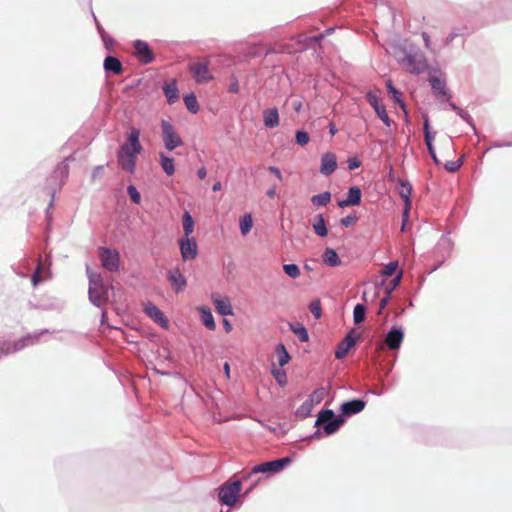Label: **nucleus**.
Wrapping results in <instances>:
<instances>
[{
    "label": "nucleus",
    "instance_id": "f257e3e1",
    "mask_svg": "<svg viewBox=\"0 0 512 512\" xmlns=\"http://www.w3.org/2000/svg\"><path fill=\"white\" fill-rule=\"evenodd\" d=\"M139 138L140 131L136 128H132L126 143H124L117 152L119 166L128 173H134L136 158L143 150Z\"/></svg>",
    "mask_w": 512,
    "mask_h": 512
},
{
    "label": "nucleus",
    "instance_id": "f03ea898",
    "mask_svg": "<svg viewBox=\"0 0 512 512\" xmlns=\"http://www.w3.org/2000/svg\"><path fill=\"white\" fill-rule=\"evenodd\" d=\"M89 277V297L90 300L97 306L103 305L108 299V290L103 283V278L100 274L88 271Z\"/></svg>",
    "mask_w": 512,
    "mask_h": 512
},
{
    "label": "nucleus",
    "instance_id": "7ed1b4c3",
    "mask_svg": "<svg viewBox=\"0 0 512 512\" xmlns=\"http://www.w3.org/2000/svg\"><path fill=\"white\" fill-rule=\"evenodd\" d=\"M161 128L162 140L167 150L173 151L174 149L183 145L181 136L170 122L162 120Z\"/></svg>",
    "mask_w": 512,
    "mask_h": 512
},
{
    "label": "nucleus",
    "instance_id": "20e7f679",
    "mask_svg": "<svg viewBox=\"0 0 512 512\" xmlns=\"http://www.w3.org/2000/svg\"><path fill=\"white\" fill-rule=\"evenodd\" d=\"M344 423L341 417L335 418L332 410H323L316 420L317 426H323L324 432L328 435L336 432Z\"/></svg>",
    "mask_w": 512,
    "mask_h": 512
},
{
    "label": "nucleus",
    "instance_id": "39448f33",
    "mask_svg": "<svg viewBox=\"0 0 512 512\" xmlns=\"http://www.w3.org/2000/svg\"><path fill=\"white\" fill-rule=\"evenodd\" d=\"M209 63V60L204 58L189 64V71L197 83H207L213 79V75L209 71Z\"/></svg>",
    "mask_w": 512,
    "mask_h": 512
},
{
    "label": "nucleus",
    "instance_id": "423d86ee",
    "mask_svg": "<svg viewBox=\"0 0 512 512\" xmlns=\"http://www.w3.org/2000/svg\"><path fill=\"white\" fill-rule=\"evenodd\" d=\"M98 255L103 268L110 272H116L120 266V254L117 250L100 247Z\"/></svg>",
    "mask_w": 512,
    "mask_h": 512
},
{
    "label": "nucleus",
    "instance_id": "0eeeda50",
    "mask_svg": "<svg viewBox=\"0 0 512 512\" xmlns=\"http://www.w3.org/2000/svg\"><path fill=\"white\" fill-rule=\"evenodd\" d=\"M240 490V480H235L232 483H227L221 487L219 492V499L223 504L232 506L236 503Z\"/></svg>",
    "mask_w": 512,
    "mask_h": 512
},
{
    "label": "nucleus",
    "instance_id": "6e6552de",
    "mask_svg": "<svg viewBox=\"0 0 512 512\" xmlns=\"http://www.w3.org/2000/svg\"><path fill=\"white\" fill-rule=\"evenodd\" d=\"M398 193L400 197L404 201V210H403V225L402 230H404L405 222L408 220L409 212L411 210V194H412V185L405 180L399 179L398 180Z\"/></svg>",
    "mask_w": 512,
    "mask_h": 512
},
{
    "label": "nucleus",
    "instance_id": "1a4fd4ad",
    "mask_svg": "<svg viewBox=\"0 0 512 512\" xmlns=\"http://www.w3.org/2000/svg\"><path fill=\"white\" fill-rule=\"evenodd\" d=\"M183 261L193 260L198 255V245L194 237H182L178 240Z\"/></svg>",
    "mask_w": 512,
    "mask_h": 512
},
{
    "label": "nucleus",
    "instance_id": "9d476101",
    "mask_svg": "<svg viewBox=\"0 0 512 512\" xmlns=\"http://www.w3.org/2000/svg\"><path fill=\"white\" fill-rule=\"evenodd\" d=\"M403 64L407 71L414 74L423 73L428 66L425 57L421 54L406 55Z\"/></svg>",
    "mask_w": 512,
    "mask_h": 512
},
{
    "label": "nucleus",
    "instance_id": "9b49d317",
    "mask_svg": "<svg viewBox=\"0 0 512 512\" xmlns=\"http://www.w3.org/2000/svg\"><path fill=\"white\" fill-rule=\"evenodd\" d=\"M291 462L289 457H284L281 459L265 462L259 465H256L252 469V473H276L281 471L287 464Z\"/></svg>",
    "mask_w": 512,
    "mask_h": 512
},
{
    "label": "nucleus",
    "instance_id": "f8f14e48",
    "mask_svg": "<svg viewBox=\"0 0 512 512\" xmlns=\"http://www.w3.org/2000/svg\"><path fill=\"white\" fill-rule=\"evenodd\" d=\"M429 82L431 84L432 92L434 96L443 101H449L451 98V94L448 92L446 88L445 80L437 77L435 75L429 76Z\"/></svg>",
    "mask_w": 512,
    "mask_h": 512
},
{
    "label": "nucleus",
    "instance_id": "ddd939ff",
    "mask_svg": "<svg viewBox=\"0 0 512 512\" xmlns=\"http://www.w3.org/2000/svg\"><path fill=\"white\" fill-rule=\"evenodd\" d=\"M135 55L139 59V61L143 64L151 63L154 60V54L150 49L147 42L142 40H137L134 43Z\"/></svg>",
    "mask_w": 512,
    "mask_h": 512
},
{
    "label": "nucleus",
    "instance_id": "4468645a",
    "mask_svg": "<svg viewBox=\"0 0 512 512\" xmlns=\"http://www.w3.org/2000/svg\"><path fill=\"white\" fill-rule=\"evenodd\" d=\"M366 99L369 102V104L374 108L378 117L384 122L386 126L389 127L391 125V120L386 112L385 106L380 105L377 95H375L372 92H368L366 95Z\"/></svg>",
    "mask_w": 512,
    "mask_h": 512
},
{
    "label": "nucleus",
    "instance_id": "2eb2a0df",
    "mask_svg": "<svg viewBox=\"0 0 512 512\" xmlns=\"http://www.w3.org/2000/svg\"><path fill=\"white\" fill-rule=\"evenodd\" d=\"M145 313L163 328H168L169 321L162 311L155 305L148 303L144 308Z\"/></svg>",
    "mask_w": 512,
    "mask_h": 512
},
{
    "label": "nucleus",
    "instance_id": "dca6fc26",
    "mask_svg": "<svg viewBox=\"0 0 512 512\" xmlns=\"http://www.w3.org/2000/svg\"><path fill=\"white\" fill-rule=\"evenodd\" d=\"M337 168V158L333 153H325L321 157L320 172L323 175H331Z\"/></svg>",
    "mask_w": 512,
    "mask_h": 512
},
{
    "label": "nucleus",
    "instance_id": "f3484780",
    "mask_svg": "<svg viewBox=\"0 0 512 512\" xmlns=\"http://www.w3.org/2000/svg\"><path fill=\"white\" fill-rule=\"evenodd\" d=\"M212 301L216 311L223 316L233 315L232 305L229 298H220L219 295L213 294Z\"/></svg>",
    "mask_w": 512,
    "mask_h": 512
},
{
    "label": "nucleus",
    "instance_id": "a211bd4d",
    "mask_svg": "<svg viewBox=\"0 0 512 512\" xmlns=\"http://www.w3.org/2000/svg\"><path fill=\"white\" fill-rule=\"evenodd\" d=\"M403 339L404 334L402 330L398 328H392L385 338V343L389 349L396 350L401 346Z\"/></svg>",
    "mask_w": 512,
    "mask_h": 512
},
{
    "label": "nucleus",
    "instance_id": "6ab92c4d",
    "mask_svg": "<svg viewBox=\"0 0 512 512\" xmlns=\"http://www.w3.org/2000/svg\"><path fill=\"white\" fill-rule=\"evenodd\" d=\"M366 403L361 399H354L344 402L341 405V412L345 416H351L364 410Z\"/></svg>",
    "mask_w": 512,
    "mask_h": 512
},
{
    "label": "nucleus",
    "instance_id": "aec40b11",
    "mask_svg": "<svg viewBox=\"0 0 512 512\" xmlns=\"http://www.w3.org/2000/svg\"><path fill=\"white\" fill-rule=\"evenodd\" d=\"M356 337L352 332L348 333L345 338L339 343L337 350L335 351V357L337 359H343L348 354L350 348L355 344Z\"/></svg>",
    "mask_w": 512,
    "mask_h": 512
},
{
    "label": "nucleus",
    "instance_id": "412c9836",
    "mask_svg": "<svg viewBox=\"0 0 512 512\" xmlns=\"http://www.w3.org/2000/svg\"><path fill=\"white\" fill-rule=\"evenodd\" d=\"M168 279L176 292L182 291L187 285L184 275L177 268L168 272Z\"/></svg>",
    "mask_w": 512,
    "mask_h": 512
},
{
    "label": "nucleus",
    "instance_id": "4be33fe9",
    "mask_svg": "<svg viewBox=\"0 0 512 512\" xmlns=\"http://www.w3.org/2000/svg\"><path fill=\"white\" fill-rule=\"evenodd\" d=\"M361 196V190L358 187H351L348 191L347 199L340 201L338 205L340 207L358 205L361 202Z\"/></svg>",
    "mask_w": 512,
    "mask_h": 512
},
{
    "label": "nucleus",
    "instance_id": "5701e85b",
    "mask_svg": "<svg viewBox=\"0 0 512 512\" xmlns=\"http://www.w3.org/2000/svg\"><path fill=\"white\" fill-rule=\"evenodd\" d=\"M423 129H424L425 143L427 145L429 154L431 155V157L433 158V160L436 164H440V161L438 160V158L436 156V153H435V150H434V147L432 144L433 136L430 132V125H429V121L427 118L424 121Z\"/></svg>",
    "mask_w": 512,
    "mask_h": 512
},
{
    "label": "nucleus",
    "instance_id": "b1692460",
    "mask_svg": "<svg viewBox=\"0 0 512 512\" xmlns=\"http://www.w3.org/2000/svg\"><path fill=\"white\" fill-rule=\"evenodd\" d=\"M264 125L267 128H275L279 125V113L276 108L267 109L263 112Z\"/></svg>",
    "mask_w": 512,
    "mask_h": 512
},
{
    "label": "nucleus",
    "instance_id": "393cba45",
    "mask_svg": "<svg viewBox=\"0 0 512 512\" xmlns=\"http://www.w3.org/2000/svg\"><path fill=\"white\" fill-rule=\"evenodd\" d=\"M197 310L200 313L201 321H202L203 325L209 330H212V331L215 330L216 324H215V321H214V318H213L210 308L205 307V306H200L197 308Z\"/></svg>",
    "mask_w": 512,
    "mask_h": 512
},
{
    "label": "nucleus",
    "instance_id": "a878e982",
    "mask_svg": "<svg viewBox=\"0 0 512 512\" xmlns=\"http://www.w3.org/2000/svg\"><path fill=\"white\" fill-rule=\"evenodd\" d=\"M104 69L107 72H112L115 75H120L123 72V66L120 60L113 56H107L104 60Z\"/></svg>",
    "mask_w": 512,
    "mask_h": 512
},
{
    "label": "nucleus",
    "instance_id": "bb28decb",
    "mask_svg": "<svg viewBox=\"0 0 512 512\" xmlns=\"http://www.w3.org/2000/svg\"><path fill=\"white\" fill-rule=\"evenodd\" d=\"M323 262L330 267L339 266L341 264L338 254L332 248H327L324 251Z\"/></svg>",
    "mask_w": 512,
    "mask_h": 512
},
{
    "label": "nucleus",
    "instance_id": "cd10ccee",
    "mask_svg": "<svg viewBox=\"0 0 512 512\" xmlns=\"http://www.w3.org/2000/svg\"><path fill=\"white\" fill-rule=\"evenodd\" d=\"M159 157H160V165H161L162 169L164 170V172L168 176L173 175L175 172L174 159L166 156L164 153H160Z\"/></svg>",
    "mask_w": 512,
    "mask_h": 512
},
{
    "label": "nucleus",
    "instance_id": "c85d7f7f",
    "mask_svg": "<svg viewBox=\"0 0 512 512\" xmlns=\"http://www.w3.org/2000/svg\"><path fill=\"white\" fill-rule=\"evenodd\" d=\"M289 327L301 342H307L309 340L307 329L302 324L290 323Z\"/></svg>",
    "mask_w": 512,
    "mask_h": 512
},
{
    "label": "nucleus",
    "instance_id": "c756f323",
    "mask_svg": "<svg viewBox=\"0 0 512 512\" xmlns=\"http://www.w3.org/2000/svg\"><path fill=\"white\" fill-rule=\"evenodd\" d=\"M182 225L184 236L183 237H191L194 232V221L189 212H185L182 217Z\"/></svg>",
    "mask_w": 512,
    "mask_h": 512
},
{
    "label": "nucleus",
    "instance_id": "7c9ffc66",
    "mask_svg": "<svg viewBox=\"0 0 512 512\" xmlns=\"http://www.w3.org/2000/svg\"><path fill=\"white\" fill-rule=\"evenodd\" d=\"M314 232L320 236L325 237L328 234V229L325 224L324 217L322 215H317L315 221L313 223Z\"/></svg>",
    "mask_w": 512,
    "mask_h": 512
},
{
    "label": "nucleus",
    "instance_id": "2f4dec72",
    "mask_svg": "<svg viewBox=\"0 0 512 512\" xmlns=\"http://www.w3.org/2000/svg\"><path fill=\"white\" fill-rule=\"evenodd\" d=\"M163 90L170 104L178 100V89L175 83L166 84Z\"/></svg>",
    "mask_w": 512,
    "mask_h": 512
},
{
    "label": "nucleus",
    "instance_id": "473e14b6",
    "mask_svg": "<svg viewBox=\"0 0 512 512\" xmlns=\"http://www.w3.org/2000/svg\"><path fill=\"white\" fill-rule=\"evenodd\" d=\"M276 355L278 359V363L281 367L286 365L290 360V355L287 352L285 346L283 344H278L276 347Z\"/></svg>",
    "mask_w": 512,
    "mask_h": 512
},
{
    "label": "nucleus",
    "instance_id": "72a5a7b5",
    "mask_svg": "<svg viewBox=\"0 0 512 512\" xmlns=\"http://www.w3.org/2000/svg\"><path fill=\"white\" fill-rule=\"evenodd\" d=\"M184 103L186 108L192 112L197 113L199 111V105L197 98L194 93H190L184 96Z\"/></svg>",
    "mask_w": 512,
    "mask_h": 512
},
{
    "label": "nucleus",
    "instance_id": "f704fd0d",
    "mask_svg": "<svg viewBox=\"0 0 512 512\" xmlns=\"http://www.w3.org/2000/svg\"><path fill=\"white\" fill-rule=\"evenodd\" d=\"M253 226V220L251 214H245L240 219V230L243 235H247Z\"/></svg>",
    "mask_w": 512,
    "mask_h": 512
},
{
    "label": "nucleus",
    "instance_id": "c9c22d12",
    "mask_svg": "<svg viewBox=\"0 0 512 512\" xmlns=\"http://www.w3.org/2000/svg\"><path fill=\"white\" fill-rule=\"evenodd\" d=\"M331 200L330 192H323L318 195H314L311 198V202L316 206H326Z\"/></svg>",
    "mask_w": 512,
    "mask_h": 512
},
{
    "label": "nucleus",
    "instance_id": "e433bc0d",
    "mask_svg": "<svg viewBox=\"0 0 512 512\" xmlns=\"http://www.w3.org/2000/svg\"><path fill=\"white\" fill-rule=\"evenodd\" d=\"M366 308L363 304H357L353 311V318L355 324H360L364 321Z\"/></svg>",
    "mask_w": 512,
    "mask_h": 512
},
{
    "label": "nucleus",
    "instance_id": "4c0bfd02",
    "mask_svg": "<svg viewBox=\"0 0 512 512\" xmlns=\"http://www.w3.org/2000/svg\"><path fill=\"white\" fill-rule=\"evenodd\" d=\"M284 272L291 278L296 279L300 276V269L296 264L283 265Z\"/></svg>",
    "mask_w": 512,
    "mask_h": 512
},
{
    "label": "nucleus",
    "instance_id": "58836bf2",
    "mask_svg": "<svg viewBox=\"0 0 512 512\" xmlns=\"http://www.w3.org/2000/svg\"><path fill=\"white\" fill-rule=\"evenodd\" d=\"M309 311L315 316L316 319H319L322 315L321 301L319 299L311 301L309 304Z\"/></svg>",
    "mask_w": 512,
    "mask_h": 512
},
{
    "label": "nucleus",
    "instance_id": "ea45409f",
    "mask_svg": "<svg viewBox=\"0 0 512 512\" xmlns=\"http://www.w3.org/2000/svg\"><path fill=\"white\" fill-rule=\"evenodd\" d=\"M326 390L324 388L316 389L309 397V400L315 405L319 404L325 397Z\"/></svg>",
    "mask_w": 512,
    "mask_h": 512
},
{
    "label": "nucleus",
    "instance_id": "a19ab883",
    "mask_svg": "<svg viewBox=\"0 0 512 512\" xmlns=\"http://www.w3.org/2000/svg\"><path fill=\"white\" fill-rule=\"evenodd\" d=\"M128 195L131 201L135 204H139L141 201V195L135 186L129 185L127 188Z\"/></svg>",
    "mask_w": 512,
    "mask_h": 512
},
{
    "label": "nucleus",
    "instance_id": "79ce46f5",
    "mask_svg": "<svg viewBox=\"0 0 512 512\" xmlns=\"http://www.w3.org/2000/svg\"><path fill=\"white\" fill-rule=\"evenodd\" d=\"M272 374L276 381L281 385L284 386L287 383V376L284 370L282 369H275L272 371Z\"/></svg>",
    "mask_w": 512,
    "mask_h": 512
},
{
    "label": "nucleus",
    "instance_id": "37998d69",
    "mask_svg": "<svg viewBox=\"0 0 512 512\" xmlns=\"http://www.w3.org/2000/svg\"><path fill=\"white\" fill-rule=\"evenodd\" d=\"M386 86H387V89H388V92L390 94H392L393 98L395 99V101L397 103H399L402 107L404 106L403 102L400 100V93L398 90H396L392 84V81L391 80H388L386 82Z\"/></svg>",
    "mask_w": 512,
    "mask_h": 512
},
{
    "label": "nucleus",
    "instance_id": "c03bdc74",
    "mask_svg": "<svg viewBox=\"0 0 512 512\" xmlns=\"http://www.w3.org/2000/svg\"><path fill=\"white\" fill-rule=\"evenodd\" d=\"M310 140L309 134L305 131L296 132V143L300 146L306 145Z\"/></svg>",
    "mask_w": 512,
    "mask_h": 512
},
{
    "label": "nucleus",
    "instance_id": "a18cd8bd",
    "mask_svg": "<svg viewBox=\"0 0 512 512\" xmlns=\"http://www.w3.org/2000/svg\"><path fill=\"white\" fill-rule=\"evenodd\" d=\"M358 218L356 217V215H348L344 218L341 219V224L345 227H349V226H352L354 225L356 222H357Z\"/></svg>",
    "mask_w": 512,
    "mask_h": 512
},
{
    "label": "nucleus",
    "instance_id": "49530a36",
    "mask_svg": "<svg viewBox=\"0 0 512 512\" xmlns=\"http://www.w3.org/2000/svg\"><path fill=\"white\" fill-rule=\"evenodd\" d=\"M461 166L460 161H447L445 163V169L449 172H456Z\"/></svg>",
    "mask_w": 512,
    "mask_h": 512
},
{
    "label": "nucleus",
    "instance_id": "de8ad7c7",
    "mask_svg": "<svg viewBox=\"0 0 512 512\" xmlns=\"http://www.w3.org/2000/svg\"><path fill=\"white\" fill-rule=\"evenodd\" d=\"M0 350H1L2 354L7 355V354L15 352L17 350V347H16V345H12L10 343H3L1 345Z\"/></svg>",
    "mask_w": 512,
    "mask_h": 512
},
{
    "label": "nucleus",
    "instance_id": "09e8293b",
    "mask_svg": "<svg viewBox=\"0 0 512 512\" xmlns=\"http://www.w3.org/2000/svg\"><path fill=\"white\" fill-rule=\"evenodd\" d=\"M401 280V275L396 276L390 284L386 287V293L390 295L392 291L399 285Z\"/></svg>",
    "mask_w": 512,
    "mask_h": 512
},
{
    "label": "nucleus",
    "instance_id": "8fccbe9b",
    "mask_svg": "<svg viewBox=\"0 0 512 512\" xmlns=\"http://www.w3.org/2000/svg\"><path fill=\"white\" fill-rule=\"evenodd\" d=\"M396 268H397V263L396 262H391L389 263L383 270V274L387 275V276H391L394 274V272L396 271Z\"/></svg>",
    "mask_w": 512,
    "mask_h": 512
},
{
    "label": "nucleus",
    "instance_id": "3c124183",
    "mask_svg": "<svg viewBox=\"0 0 512 512\" xmlns=\"http://www.w3.org/2000/svg\"><path fill=\"white\" fill-rule=\"evenodd\" d=\"M360 161L357 158H350L348 160V168L354 170L360 166Z\"/></svg>",
    "mask_w": 512,
    "mask_h": 512
},
{
    "label": "nucleus",
    "instance_id": "603ef678",
    "mask_svg": "<svg viewBox=\"0 0 512 512\" xmlns=\"http://www.w3.org/2000/svg\"><path fill=\"white\" fill-rule=\"evenodd\" d=\"M313 406L314 404L308 399L301 405L300 410L303 412H310Z\"/></svg>",
    "mask_w": 512,
    "mask_h": 512
},
{
    "label": "nucleus",
    "instance_id": "864d4df0",
    "mask_svg": "<svg viewBox=\"0 0 512 512\" xmlns=\"http://www.w3.org/2000/svg\"><path fill=\"white\" fill-rule=\"evenodd\" d=\"M267 169L269 172L273 173L280 181L282 180L283 177L279 168L275 166H269Z\"/></svg>",
    "mask_w": 512,
    "mask_h": 512
},
{
    "label": "nucleus",
    "instance_id": "5fc2aeb1",
    "mask_svg": "<svg viewBox=\"0 0 512 512\" xmlns=\"http://www.w3.org/2000/svg\"><path fill=\"white\" fill-rule=\"evenodd\" d=\"M31 280L33 286H37L40 282H42L43 279L41 278V275L38 274V272H34Z\"/></svg>",
    "mask_w": 512,
    "mask_h": 512
},
{
    "label": "nucleus",
    "instance_id": "6e6d98bb",
    "mask_svg": "<svg viewBox=\"0 0 512 512\" xmlns=\"http://www.w3.org/2000/svg\"><path fill=\"white\" fill-rule=\"evenodd\" d=\"M239 91V84L236 79L233 80L231 85L229 86V92L231 93H237Z\"/></svg>",
    "mask_w": 512,
    "mask_h": 512
},
{
    "label": "nucleus",
    "instance_id": "4d7b16f0",
    "mask_svg": "<svg viewBox=\"0 0 512 512\" xmlns=\"http://www.w3.org/2000/svg\"><path fill=\"white\" fill-rule=\"evenodd\" d=\"M389 299H390V297H389V295H388V294H387V296H386V297H384V298H382V299H381V301H380V305H379V308H380V309H379V313H381V312H382V310L386 307V305H387V304H388V302H389Z\"/></svg>",
    "mask_w": 512,
    "mask_h": 512
},
{
    "label": "nucleus",
    "instance_id": "13d9d810",
    "mask_svg": "<svg viewBox=\"0 0 512 512\" xmlns=\"http://www.w3.org/2000/svg\"><path fill=\"white\" fill-rule=\"evenodd\" d=\"M443 146L447 149V152L452 150V141L450 138H445L443 140Z\"/></svg>",
    "mask_w": 512,
    "mask_h": 512
},
{
    "label": "nucleus",
    "instance_id": "bf43d9fd",
    "mask_svg": "<svg viewBox=\"0 0 512 512\" xmlns=\"http://www.w3.org/2000/svg\"><path fill=\"white\" fill-rule=\"evenodd\" d=\"M266 195H267L270 199H273V198L276 196V186H272V187H270V188L267 190Z\"/></svg>",
    "mask_w": 512,
    "mask_h": 512
},
{
    "label": "nucleus",
    "instance_id": "052dcab7",
    "mask_svg": "<svg viewBox=\"0 0 512 512\" xmlns=\"http://www.w3.org/2000/svg\"><path fill=\"white\" fill-rule=\"evenodd\" d=\"M222 323H223V326H224L225 331H226L227 333L231 332V330H232V325H231V323H230L227 319H223Z\"/></svg>",
    "mask_w": 512,
    "mask_h": 512
},
{
    "label": "nucleus",
    "instance_id": "680f3d73",
    "mask_svg": "<svg viewBox=\"0 0 512 512\" xmlns=\"http://www.w3.org/2000/svg\"><path fill=\"white\" fill-rule=\"evenodd\" d=\"M207 175V171L204 167L200 168L198 171H197V176L200 178V179H204Z\"/></svg>",
    "mask_w": 512,
    "mask_h": 512
},
{
    "label": "nucleus",
    "instance_id": "e2e57ef3",
    "mask_svg": "<svg viewBox=\"0 0 512 512\" xmlns=\"http://www.w3.org/2000/svg\"><path fill=\"white\" fill-rule=\"evenodd\" d=\"M422 37H423V40H424L425 46H426L427 48H429V47H430V42H431V41H430V37H429V35H428L427 33H425V32H424V33H422Z\"/></svg>",
    "mask_w": 512,
    "mask_h": 512
},
{
    "label": "nucleus",
    "instance_id": "0e129e2a",
    "mask_svg": "<svg viewBox=\"0 0 512 512\" xmlns=\"http://www.w3.org/2000/svg\"><path fill=\"white\" fill-rule=\"evenodd\" d=\"M221 188H222V184H221V182H220V181H217V182L213 185V187H212L213 191H215V192H216V191L221 190Z\"/></svg>",
    "mask_w": 512,
    "mask_h": 512
},
{
    "label": "nucleus",
    "instance_id": "69168bd1",
    "mask_svg": "<svg viewBox=\"0 0 512 512\" xmlns=\"http://www.w3.org/2000/svg\"><path fill=\"white\" fill-rule=\"evenodd\" d=\"M293 106H294L295 111L299 112L301 107H302V103L300 101L299 102H295L293 104Z\"/></svg>",
    "mask_w": 512,
    "mask_h": 512
},
{
    "label": "nucleus",
    "instance_id": "338daca9",
    "mask_svg": "<svg viewBox=\"0 0 512 512\" xmlns=\"http://www.w3.org/2000/svg\"><path fill=\"white\" fill-rule=\"evenodd\" d=\"M224 370H225V373L227 375V377H229V373H230V366L228 363H225L224 364Z\"/></svg>",
    "mask_w": 512,
    "mask_h": 512
},
{
    "label": "nucleus",
    "instance_id": "774afa93",
    "mask_svg": "<svg viewBox=\"0 0 512 512\" xmlns=\"http://www.w3.org/2000/svg\"><path fill=\"white\" fill-rule=\"evenodd\" d=\"M35 272H38L39 275H41V272H42V264H41V261L39 260L38 261V265H37V268H36V271Z\"/></svg>",
    "mask_w": 512,
    "mask_h": 512
}]
</instances>
